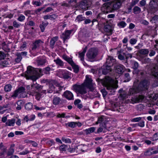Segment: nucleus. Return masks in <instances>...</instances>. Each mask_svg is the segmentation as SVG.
I'll return each instance as SVG.
<instances>
[{"label":"nucleus","instance_id":"nucleus-37","mask_svg":"<svg viewBox=\"0 0 158 158\" xmlns=\"http://www.w3.org/2000/svg\"><path fill=\"white\" fill-rule=\"evenodd\" d=\"M66 126H68L71 128H74L76 127V123L73 122H68L65 123Z\"/></svg>","mask_w":158,"mask_h":158},{"label":"nucleus","instance_id":"nucleus-27","mask_svg":"<svg viewBox=\"0 0 158 158\" xmlns=\"http://www.w3.org/2000/svg\"><path fill=\"white\" fill-rule=\"evenodd\" d=\"M107 89L110 92V94H114L115 92V88L113 85H109L107 87Z\"/></svg>","mask_w":158,"mask_h":158},{"label":"nucleus","instance_id":"nucleus-12","mask_svg":"<svg viewBox=\"0 0 158 158\" xmlns=\"http://www.w3.org/2000/svg\"><path fill=\"white\" fill-rule=\"evenodd\" d=\"M115 71L118 74H121L124 72L125 67L122 64H116L114 66Z\"/></svg>","mask_w":158,"mask_h":158},{"label":"nucleus","instance_id":"nucleus-14","mask_svg":"<svg viewBox=\"0 0 158 158\" xmlns=\"http://www.w3.org/2000/svg\"><path fill=\"white\" fill-rule=\"evenodd\" d=\"M62 102L61 99L59 97L54 95L52 98V103L55 105H57L61 104Z\"/></svg>","mask_w":158,"mask_h":158},{"label":"nucleus","instance_id":"nucleus-57","mask_svg":"<svg viewBox=\"0 0 158 158\" xmlns=\"http://www.w3.org/2000/svg\"><path fill=\"white\" fill-rule=\"evenodd\" d=\"M151 59L148 58H144L143 60V62L144 64H148L150 62Z\"/></svg>","mask_w":158,"mask_h":158},{"label":"nucleus","instance_id":"nucleus-11","mask_svg":"<svg viewBox=\"0 0 158 158\" xmlns=\"http://www.w3.org/2000/svg\"><path fill=\"white\" fill-rule=\"evenodd\" d=\"M43 43L44 42L40 40H35L32 45V50H35L38 49L42 45Z\"/></svg>","mask_w":158,"mask_h":158},{"label":"nucleus","instance_id":"nucleus-45","mask_svg":"<svg viewBox=\"0 0 158 158\" xmlns=\"http://www.w3.org/2000/svg\"><path fill=\"white\" fill-rule=\"evenodd\" d=\"M150 139L152 141H155L158 139V135L157 132L155 133L152 137H150Z\"/></svg>","mask_w":158,"mask_h":158},{"label":"nucleus","instance_id":"nucleus-54","mask_svg":"<svg viewBox=\"0 0 158 158\" xmlns=\"http://www.w3.org/2000/svg\"><path fill=\"white\" fill-rule=\"evenodd\" d=\"M145 122L143 121H141L140 122L137 123L138 126H139L141 127H143L145 126Z\"/></svg>","mask_w":158,"mask_h":158},{"label":"nucleus","instance_id":"nucleus-34","mask_svg":"<svg viewBox=\"0 0 158 158\" xmlns=\"http://www.w3.org/2000/svg\"><path fill=\"white\" fill-rule=\"evenodd\" d=\"M85 17L83 16L82 15H80L77 16L76 19V21H77L78 22H80L81 21H84L85 20Z\"/></svg>","mask_w":158,"mask_h":158},{"label":"nucleus","instance_id":"nucleus-39","mask_svg":"<svg viewBox=\"0 0 158 158\" xmlns=\"http://www.w3.org/2000/svg\"><path fill=\"white\" fill-rule=\"evenodd\" d=\"M12 88V85L10 84H7L4 86V89L5 92H9L11 91Z\"/></svg>","mask_w":158,"mask_h":158},{"label":"nucleus","instance_id":"nucleus-46","mask_svg":"<svg viewBox=\"0 0 158 158\" xmlns=\"http://www.w3.org/2000/svg\"><path fill=\"white\" fill-rule=\"evenodd\" d=\"M81 96L82 98L86 100L88 98H90V95H89L88 93H86V94H83L81 95Z\"/></svg>","mask_w":158,"mask_h":158},{"label":"nucleus","instance_id":"nucleus-32","mask_svg":"<svg viewBox=\"0 0 158 158\" xmlns=\"http://www.w3.org/2000/svg\"><path fill=\"white\" fill-rule=\"evenodd\" d=\"M25 89L23 87H20V98H24L26 97L27 95L25 93Z\"/></svg>","mask_w":158,"mask_h":158},{"label":"nucleus","instance_id":"nucleus-28","mask_svg":"<svg viewBox=\"0 0 158 158\" xmlns=\"http://www.w3.org/2000/svg\"><path fill=\"white\" fill-rule=\"evenodd\" d=\"M89 89L90 90L88 94L89 95H90V98H93L94 97H96V96H95V94H96L97 93V92H95V93H96V94L94 93V92H95L94 88L92 87L89 88Z\"/></svg>","mask_w":158,"mask_h":158},{"label":"nucleus","instance_id":"nucleus-53","mask_svg":"<svg viewBox=\"0 0 158 158\" xmlns=\"http://www.w3.org/2000/svg\"><path fill=\"white\" fill-rule=\"evenodd\" d=\"M33 5H35L37 6H41L42 4L41 3L40 1H33L32 2Z\"/></svg>","mask_w":158,"mask_h":158},{"label":"nucleus","instance_id":"nucleus-51","mask_svg":"<svg viewBox=\"0 0 158 158\" xmlns=\"http://www.w3.org/2000/svg\"><path fill=\"white\" fill-rule=\"evenodd\" d=\"M120 96L123 99H124L128 98V95L125 91L123 93L121 94Z\"/></svg>","mask_w":158,"mask_h":158},{"label":"nucleus","instance_id":"nucleus-50","mask_svg":"<svg viewBox=\"0 0 158 158\" xmlns=\"http://www.w3.org/2000/svg\"><path fill=\"white\" fill-rule=\"evenodd\" d=\"M137 41V39L132 38L130 39V40L129 41V42L131 45H133L136 44Z\"/></svg>","mask_w":158,"mask_h":158},{"label":"nucleus","instance_id":"nucleus-60","mask_svg":"<svg viewBox=\"0 0 158 158\" xmlns=\"http://www.w3.org/2000/svg\"><path fill=\"white\" fill-rule=\"evenodd\" d=\"M22 121L23 123H24L25 122H28L29 121L28 116H27V115L25 116L23 118Z\"/></svg>","mask_w":158,"mask_h":158},{"label":"nucleus","instance_id":"nucleus-26","mask_svg":"<svg viewBox=\"0 0 158 158\" xmlns=\"http://www.w3.org/2000/svg\"><path fill=\"white\" fill-rule=\"evenodd\" d=\"M48 23L47 22H42V23L40 25L39 27L42 32L44 31L45 28L48 25Z\"/></svg>","mask_w":158,"mask_h":158},{"label":"nucleus","instance_id":"nucleus-9","mask_svg":"<svg viewBox=\"0 0 158 158\" xmlns=\"http://www.w3.org/2000/svg\"><path fill=\"white\" fill-rule=\"evenodd\" d=\"M116 64V60L113 57L108 56L106 58V61L105 64L108 65L110 67H112L113 66H114Z\"/></svg>","mask_w":158,"mask_h":158},{"label":"nucleus","instance_id":"nucleus-42","mask_svg":"<svg viewBox=\"0 0 158 158\" xmlns=\"http://www.w3.org/2000/svg\"><path fill=\"white\" fill-rule=\"evenodd\" d=\"M71 65L72 66L74 69V72L76 73H77L79 71V68L78 66L77 65H76L74 62V64H73L72 65Z\"/></svg>","mask_w":158,"mask_h":158},{"label":"nucleus","instance_id":"nucleus-17","mask_svg":"<svg viewBox=\"0 0 158 158\" xmlns=\"http://www.w3.org/2000/svg\"><path fill=\"white\" fill-rule=\"evenodd\" d=\"M64 96L67 99L70 100L74 99L73 95L72 93L69 91H66L63 94Z\"/></svg>","mask_w":158,"mask_h":158},{"label":"nucleus","instance_id":"nucleus-10","mask_svg":"<svg viewBox=\"0 0 158 158\" xmlns=\"http://www.w3.org/2000/svg\"><path fill=\"white\" fill-rule=\"evenodd\" d=\"M112 69L111 67L105 64L101 67V68L99 70V71L100 72H102V74L106 75L111 72Z\"/></svg>","mask_w":158,"mask_h":158},{"label":"nucleus","instance_id":"nucleus-43","mask_svg":"<svg viewBox=\"0 0 158 158\" xmlns=\"http://www.w3.org/2000/svg\"><path fill=\"white\" fill-rule=\"evenodd\" d=\"M6 57L5 54L3 52L0 51V64L3 62V60Z\"/></svg>","mask_w":158,"mask_h":158},{"label":"nucleus","instance_id":"nucleus-41","mask_svg":"<svg viewBox=\"0 0 158 158\" xmlns=\"http://www.w3.org/2000/svg\"><path fill=\"white\" fill-rule=\"evenodd\" d=\"M127 24L124 21H121L118 24V26L120 28H124Z\"/></svg>","mask_w":158,"mask_h":158},{"label":"nucleus","instance_id":"nucleus-2","mask_svg":"<svg viewBox=\"0 0 158 158\" xmlns=\"http://www.w3.org/2000/svg\"><path fill=\"white\" fill-rule=\"evenodd\" d=\"M149 85L148 81L144 79L141 81L137 86L134 85L132 88H130L128 94L129 95H134L137 93L145 92L148 89Z\"/></svg>","mask_w":158,"mask_h":158},{"label":"nucleus","instance_id":"nucleus-29","mask_svg":"<svg viewBox=\"0 0 158 158\" xmlns=\"http://www.w3.org/2000/svg\"><path fill=\"white\" fill-rule=\"evenodd\" d=\"M51 70V68L49 66H48L46 67L45 68L42 70L41 69L39 70V72L40 73H44L45 74H49V72Z\"/></svg>","mask_w":158,"mask_h":158},{"label":"nucleus","instance_id":"nucleus-15","mask_svg":"<svg viewBox=\"0 0 158 158\" xmlns=\"http://www.w3.org/2000/svg\"><path fill=\"white\" fill-rule=\"evenodd\" d=\"M55 89V86L52 84L50 83L49 88L47 90H43L42 93L46 94L47 93L51 94L53 92Z\"/></svg>","mask_w":158,"mask_h":158},{"label":"nucleus","instance_id":"nucleus-56","mask_svg":"<svg viewBox=\"0 0 158 158\" xmlns=\"http://www.w3.org/2000/svg\"><path fill=\"white\" fill-rule=\"evenodd\" d=\"M142 118L140 117L134 118L131 120V121L133 122H138L141 120Z\"/></svg>","mask_w":158,"mask_h":158},{"label":"nucleus","instance_id":"nucleus-58","mask_svg":"<svg viewBox=\"0 0 158 158\" xmlns=\"http://www.w3.org/2000/svg\"><path fill=\"white\" fill-rule=\"evenodd\" d=\"M146 1L145 0H142L139 2L140 6H144L145 5Z\"/></svg>","mask_w":158,"mask_h":158},{"label":"nucleus","instance_id":"nucleus-64","mask_svg":"<svg viewBox=\"0 0 158 158\" xmlns=\"http://www.w3.org/2000/svg\"><path fill=\"white\" fill-rule=\"evenodd\" d=\"M47 143L50 146L54 144L55 142L53 140H49L47 142Z\"/></svg>","mask_w":158,"mask_h":158},{"label":"nucleus","instance_id":"nucleus-44","mask_svg":"<svg viewBox=\"0 0 158 158\" xmlns=\"http://www.w3.org/2000/svg\"><path fill=\"white\" fill-rule=\"evenodd\" d=\"M132 64L133 65L132 68L134 69H137L139 67V64L136 61H132Z\"/></svg>","mask_w":158,"mask_h":158},{"label":"nucleus","instance_id":"nucleus-13","mask_svg":"<svg viewBox=\"0 0 158 158\" xmlns=\"http://www.w3.org/2000/svg\"><path fill=\"white\" fill-rule=\"evenodd\" d=\"M145 98V96L143 95H139L137 97L132 98L131 99L132 103L134 104L135 103H138L143 102Z\"/></svg>","mask_w":158,"mask_h":158},{"label":"nucleus","instance_id":"nucleus-16","mask_svg":"<svg viewBox=\"0 0 158 158\" xmlns=\"http://www.w3.org/2000/svg\"><path fill=\"white\" fill-rule=\"evenodd\" d=\"M105 31L107 33V35H110L113 33V29L111 26L109 25H105L104 27Z\"/></svg>","mask_w":158,"mask_h":158},{"label":"nucleus","instance_id":"nucleus-20","mask_svg":"<svg viewBox=\"0 0 158 158\" xmlns=\"http://www.w3.org/2000/svg\"><path fill=\"white\" fill-rule=\"evenodd\" d=\"M87 48V46L85 47L82 49V51L78 52L79 57L80 58V60H84V56L85 52H86Z\"/></svg>","mask_w":158,"mask_h":158},{"label":"nucleus","instance_id":"nucleus-49","mask_svg":"<svg viewBox=\"0 0 158 158\" xmlns=\"http://www.w3.org/2000/svg\"><path fill=\"white\" fill-rule=\"evenodd\" d=\"M0 149L2 152L6 153V148L3 145L2 143H1L0 144Z\"/></svg>","mask_w":158,"mask_h":158},{"label":"nucleus","instance_id":"nucleus-1","mask_svg":"<svg viewBox=\"0 0 158 158\" xmlns=\"http://www.w3.org/2000/svg\"><path fill=\"white\" fill-rule=\"evenodd\" d=\"M25 77L27 79L32 80L33 84L32 85V87H34L36 89H42L43 86L37 84L36 81L39 77V74L35 69L31 66H28L27 68V70L25 74H22L21 75Z\"/></svg>","mask_w":158,"mask_h":158},{"label":"nucleus","instance_id":"nucleus-30","mask_svg":"<svg viewBox=\"0 0 158 158\" xmlns=\"http://www.w3.org/2000/svg\"><path fill=\"white\" fill-rule=\"evenodd\" d=\"M20 94V87L16 89L11 94L12 98L15 99Z\"/></svg>","mask_w":158,"mask_h":158},{"label":"nucleus","instance_id":"nucleus-35","mask_svg":"<svg viewBox=\"0 0 158 158\" xmlns=\"http://www.w3.org/2000/svg\"><path fill=\"white\" fill-rule=\"evenodd\" d=\"M95 130V127H92L85 130L86 133L87 134H89L94 132Z\"/></svg>","mask_w":158,"mask_h":158},{"label":"nucleus","instance_id":"nucleus-47","mask_svg":"<svg viewBox=\"0 0 158 158\" xmlns=\"http://www.w3.org/2000/svg\"><path fill=\"white\" fill-rule=\"evenodd\" d=\"M62 140L66 143H70L71 142V140L69 138L63 137L62 138Z\"/></svg>","mask_w":158,"mask_h":158},{"label":"nucleus","instance_id":"nucleus-4","mask_svg":"<svg viewBox=\"0 0 158 158\" xmlns=\"http://www.w3.org/2000/svg\"><path fill=\"white\" fill-rule=\"evenodd\" d=\"M98 54V50L96 48H90L87 52L86 56L89 59H93L95 58Z\"/></svg>","mask_w":158,"mask_h":158},{"label":"nucleus","instance_id":"nucleus-62","mask_svg":"<svg viewBox=\"0 0 158 158\" xmlns=\"http://www.w3.org/2000/svg\"><path fill=\"white\" fill-rule=\"evenodd\" d=\"M30 4V1L28 0L26 1L23 3V7H26L28 6Z\"/></svg>","mask_w":158,"mask_h":158},{"label":"nucleus","instance_id":"nucleus-19","mask_svg":"<svg viewBox=\"0 0 158 158\" xmlns=\"http://www.w3.org/2000/svg\"><path fill=\"white\" fill-rule=\"evenodd\" d=\"M80 7L83 9L86 10L88 7L87 0H83L81 1L79 4Z\"/></svg>","mask_w":158,"mask_h":158},{"label":"nucleus","instance_id":"nucleus-63","mask_svg":"<svg viewBox=\"0 0 158 158\" xmlns=\"http://www.w3.org/2000/svg\"><path fill=\"white\" fill-rule=\"evenodd\" d=\"M8 10V6H5L4 7L1 8V11L5 12Z\"/></svg>","mask_w":158,"mask_h":158},{"label":"nucleus","instance_id":"nucleus-33","mask_svg":"<svg viewBox=\"0 0 158 158\" xmlns=\"http://www.w3.org/2000/svg\"><path fill=\"white\" fill-rule=\"evenodd\" d=\"M46 62V60L45 58H41L37 60L38 65H42L44 64Z\"/></svg>","mask_w":158,"mask_h":158},{"label":"nucleus","instance_id":"nucleus-22","mask_svg":"<svg viewBox=\"0 0 158 158\" xmlns=\"http://www.w3.org/2000/svg\"><path fill=\"white\" fill-rule=\"evenodd\" d=\"M58 37L56 36L52 37L51 39L50 42V46L51 48L53 49L54 48L55 42L58 40Z\"/></svg>","mask_w":158,"mask_h":158},{"label":"nucleus","instance_id":"nucleus-61","mask_svg":"<svg viewBox=\"0 0 158 158\" xmlns=\"http://www.w3.org/2000/svg\"><path fill=\"white\" fill-rule=\"evenodd\" d=\"M81 102V101L80 99H76L74 101V104L75 106H77V105L80 104Z\"/></svg>","mask_w":158,"mask_h":158},{"label":"nucleus","instance_id":"nucleus-52","mask_svg":"<svg viewBox=\"0 0 158 158\" xmlns=\"http://www.w3.org/2000/svg\"><path fill=\"white\" fill-rule=\"evenodd\" d=\"M35 116L34 114H31L29 116H28V120L30 121H32L34 120Z\"/></svg>","mask_w":158,"mask_h":158},{"label":"nucleus","instance_id":"nucleus-21","mask_svg":"<svg viewBox=\"0 0 158 158\" xmlns=\"http://www.w3.org/2000/svg\"><path fill=\"white\" fill-rule=\"evenodd\" d=\"M92 80L91 78H89L88 75L86 76L85 85L88 88H90L92 87Z\"/></svg>","mask_w":158,"mask_h":158},{"label":"nucleus","instance_id":"nucleus-38","mask_svg":"<svg viewBox=\"0 0 158 158\" xmlns=\"http://www.w3.org/2000/svg\"><path fill=\"white\" fill-rule=\"evenodd\" d=\"M14 145H12L10 146L7 152V155L8 156L11 155L14 153Z\"/></svg>","mask_w":158,"mask_h":158},{"label":"nucleus","instance_id":"nucleus-48","mask_svg":"<svg viewBox=\"0 0 158 158\" xmlns=\"http://www.w3.org/2000/svg\"><path fill=\"white\" fill-rule=\"evenodd\" d=\"M132 7V6H131V5L127 7L125 10L126 13L127 14H129L131 11Z\"/></svg>","mask_w":158,"mask_h":158},{"label":"nucleus","instance_id":"nucleus-6","mask_svg":"<svg viewBox=\"0 0 158 158\" xmlns=\"http://www.w3.org/2000/svg\"><path fill=\"white\" fill-rule=\"evenodd\" d=\"M71 73L66 70H60L58 74V76L64 79H68L71 77Z\"/></svg>","mask_w":158,"mask_h":158},{"label":"nucleus","instance_id":"nucleus-5","mask_svg":"<svg viewBox=\"0 0 158 158\" xmlns=\"http://www.w3.org/2000/svg\"><path fill=\"white\" fill-rule=\"evenodd\" d=\"M73 31V29L66 30L60 35V38L63 40L64 43L67 42V40L70 39V35Z\"/></svg>","mask_w":158,"mask_h":158},{"label":"nucleus","instance_id":"nucleus-36","mask_svg":"<svg viewBox=\"0 0 158 158\" xmlns=\"http://www.w3.org/2000/svg\"><path fill=\"white\" fill-rule=\"evenodd\" d=\"M133 13L135 14H137L139 13L141 11V9L138 6H135L133 9Z\"/></svg>","mask_w":158,"mask_h":158},{"label":"nucleus","instance_id":"nucleus-8","mask_svg":"<svg viewBox=\"0 0 158 158\" xmlns=\"http://www.w3.org/2000/svg\"><path fill=\"white\" fill-rule=\"evenodd\" d=\"M149 10L151 13H155L158 10V1L152 0L150 2Z\"/></svg>","mask_w":158,"mask_h":158},{"label":"nucleus","instance_id":"nucleus-23","mask_svg":"<svg viewBox=\"0 0 158 158\" xmlns=\"http://www.w3.org/2000/svg\"><path fill=\"white\" fill-rule=\"evenodd\" d=\"M63 58L71 65L74 64V62L72 58L66 55H64L62 56Z\"/></svg>","mask_w":158,"mask_h":158},{"label":"nucleus","instance_id":"nucleus-40","mask_svg":"<svg viewBox=\"0 0 158 158\" xmlns=\"http://www.w3.org/2000/svg\"><path fill=\"white\" fill-rule=\"evenodd\" d=\"M25 109L27 110H31L33 107L32 103L31 102H29L25 105Z\"/></svg>","mask_w":158,"mask_h":158},{"label":"nucleus","instance_id":"nucleus-25","mask_svg":"<svg viewBox=\"0 0 158 158\" xmlns=\"http://www.w3.org/2000/svg\"><path fill=\"white\" fill-rule=\"evenodd\" d=\"M54 61L56 63V65L61 67H64V63L59 58H58L54 60Z\"/></svg>","mask_w":158,"mask_h":158},{"label":"nucleus","instance_id":"nucleus-3","mask_svg":"<svg viewBox=\"0 0 158 158\" xmlns=\"http://www.w3.org/2000/svg\"><path fill=\"white\" fill-rule=\"evenodd\" d=\"M109 7L113 11L118 9L121 6L122 3L119 0H112L109 2Z\"/></svg>","mask_w":158,"mask_h":158},{"label":"nucleus","instance_id":"nucleus-18","mask_svg":"<svg viewBox=\"0 0 158 158\" xmlns=\"http://www.w3.org/2000/svg\"><path fill=\"white\" fill-rule=\"evenodd\" d=\"M58 15L56 14H53L51 15H44L43 18L44 19H50L51 20L53 21L57 18Z\"/></svg>","mask_w":158,"mask_h":158},{"label":"nucleus","instance_id":"nucleus-7","mask_svg":"<svg viewBox=\"0 0 158 158\" xmlns=\"http://www.w3.org/2000/svg\"><path fill=\"white\" fill-rule=\"evenodd\" d=\"M73 89L77 91L81 95L87 93L85 87L83 85H73Z\"/></svg>","mask_w":158,"mask_h":158},{"label":"nucleus","instance_id":"nucleus-24","mask_svg":"<svg viewBox=\"0 0 158 158\" xmlns=\"http://www.w3.org/2000/svg\"><path fill=\"white\" fill-rule=\"evenodd\" d=\"M149 52L148 49L144 48L139 49L138 51V52L140 54L144 55L145 56H147Z\"/></svg>","mask_w":158,"mask_h":158},{"label":"nucleus","instance_id":"nucleus-59","mask_svg":"<svg viewBox=\"0 0 158 158\" xmlns=\"http://www.w3.org/2000/svg\"><path fill=\"white\" fill-rule=\"evenodd\" d=\"M59 148L61 151H65L66 149V146L65 145H61L60 146Z\"/></svg>","mask_w":158,"mask_h":158},{"label":"nucleus","instance_id":"nucleus-55","mask_svg":"<svg viewBox=\"0 0 158 158\" xmlns=\"http://www.w3.org/2000/svg\"><path fill=\"white\" fill-rule=\"evenodd\" d=\"M29 152V151L27 149H25L22 152H20V155H25Z\"/></svg>","mask_w":158,"mask_h":158},{"label":"nucleus","instance_id":"nucleus-31","mask_svg":"<svg viewBox=\"0 0 158 158\" xmlns=\"http://www.w3.org/2000/svg\"><path fill=\"white\" fill-rule=\"evenodd\" d=\"M15 120L14 119H8L6 123V125L8 126H13L15 123Z\"/></svg>","mask_w":158,"mask_h":158}]
</instances>
